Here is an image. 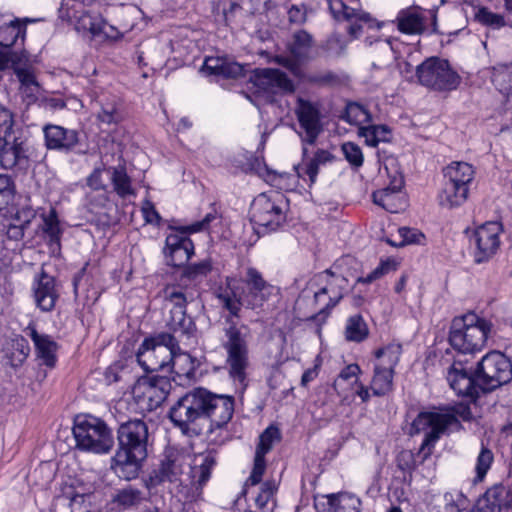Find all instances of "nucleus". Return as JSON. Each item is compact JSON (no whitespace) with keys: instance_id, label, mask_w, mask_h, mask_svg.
Masks as SVG:
<instances>
[{"instance_id":"nucleus-9","label":"nucleus","mask_w":512,"mask_h":512,"mask_svg":"<svg viewBox=\"0 0 512 512\" xmlns=\"http://www.w3.org/2000/svg\"><path fill=\"white\" fill-rule=\"evenodd\" d=\"M73 434L77 447L84 451L106 454L114 446V437L106 423L91 415L76 418Z\"/></svg>"},{"instance_id":"nucleus-7","label":"nucleus","mask_w":512,"mask_h":512,"mask_svg":"<svg viewBox=\"0 0 512 512\" xmlns=\"http://www.w3.org/2000/svg\"><path fill=\"white\" fill-rule=\"evenodd\" d=\"M178 348V341L174 335L160 333L142 342L136 358L146 372L169 371L171 364H174Z\"/></svg>"},{"instance_id":"nucleus-61","label":"nucleus","mask_w":512,"mask_h":512,"mask_svg":"<svg viewBox=\"0 0 512 512\" xmlns=\"http://www.w3.org/2000/svg\"><path fill=\"white\" fill-rule=\"evenodd\" d=\"M217 219V212L214 210L206 214L201 221H196L186 227L183 230L187 233H197L205 231L209 228L210 223Z\"/></svg>"},{"instance_id":"nucleus-47","label":"nucleus","mask_w":512,"mask_h":512,"mask_svg":"<svg viewBox=\"0 0 512 512\" xmlns=\"http://www.w3.org/2000/svg\"><path fill=\"white\" fill-rule=\"evenodd\" d=\"M44 226L43 231L48 235L50 242L59 244L60 238L62 235V230L60 228L59 220L57 217V213L54 209H52L45 217H44Z\"/></svg>"},{"instance_id":"nucleus-38","label":"nucleus","mask_w":512,"mask_h":512,"mask_svg":"<svg viewBox=\"0 0 512 512\" xmlns=\"http://www.w3.org/2000/svg\"><path fill=\"white\" fill-rule=\"evenodd\" d=\"M163 295L173 305L172 309L186 310V305L194 300L193 291L175 285L166 286Z\"/></svg>"},{"instance_id":"nucleus-36","label":"nucleus","mask_w":512,"mask_h":512,"mask_svg":"<svg viewBox=\"0 0 512 512\" xmlns=\"http://www.w3.org/2000/svg\"><path fill=\"white\" fill-rule=\"evenodd\" d=\"M401 354V344L396 342L389 343L375 351L376 362L374 365H383L395 371V367L400 361Z\"/></svg>"},{"instance_id":"nucleus-29","label":"nucleus","mask_w":512,"mask_h":512,"mask_svg":"<svg viewBox=\"0 0 512 512\" xmlns=\"http://www.w3.org/2000/svg\"><path fill=\"white\" fill-rule=\"evenodd\" d=\"M26 35L25 23L17 18L0 14V46L9 48L20 39L23 43Z\"/></svg>"},{"instance_id":"nucleus-26","label":"nucleus","mask_w":512,"mask_h":512,"mask_svg":"<svg viewBox=\"0 0 512 512\" xmlns=\"http://www.w3.org/2000/svg\"><path fill=\"white\" fill-rule=\"evenodd\" d=\"M201 72L207 76L223 78H239L244 74V67L234 61L222 57H206Z\"/></svg>"},{"instance_id":"nucleus-39","label":"nucleus","mask_w":512,"mask_h":512,"mask_svg":"<svg viewBox=\"0 0 512 512\" xmlns=\"http://www.w3.org/2000/svg\"><path fill=\"white\" fill-rule=\"evenodd\" d=\"M329 9L335 18L343 16L346 20H356L369 22L371 15L364 11H358L348 7L342 0H328Z\"/></svg>"},{"instance_id":"nucleus-31","label":"nucleus","mask_w":512,"mask_h":512,"mask_svg":"<svg viewBox=\"0 0 512 512\" xmlns=\"http://www.w3.org/2000/svg\"><path fill=\"white\" fill-rule=\"evenodd\" d=\"M395 371L383 365H374V374L370 383V389L375 396H384L393 390V378Z\"/></svg>"},{"instance_id":"nucleus-53","label":"nucleus","mask_w":512,"mask_h":512,"mask_svg":"<svg viewBox=\"0 0 512 512\" xmlns=\"http://www.w3.org/2000/svg\"><path fill=\"white\" fill-rule=\"evenodd\" d=\"M395 269L396 264L393 260L382 261L373 271L365 277L360 278L359 281L369 284Z\"/></svg>"},{"instance_id":"nucleus-15","label":"nucleus","mask_w":512,"mask_h":512,"mask_svg":"<svg viewBox=\"0 0 512 512\" xmlns=\"http://www.w3.org/2000/svg\"><path fill=\"white\" fill-rule=\"evenodd\" d=\"M316 281L320 288L314 293V300L322 306L320 311L335 307L348 290V280L344 276L335 274L330 270L317 275Z\"/></svg>"},{"instance_id":"nucleus-56","label":"nucleus","mask_w":512,"mask_h":512,"mask_svg":"<svg viewBox=\"0 0 512 512\" xmlns=\"http://www.w3.org/2000/svg\"><path fill=\"white\" fill-rule=\"evenodd\" d=\"M13 199V185L10 177L0 174V211Z\"/></svg>"},{"instance_id":"nucleus-44","label":"nucleus","mask_w":512,"mask_h":512,"mask_svg":"<svg viewBox=\"0 0 512 512\" xmlns=\"http://www.w3.org/2000/svg\"><path fill=\"white\" fill-rule=\"evenodd\" d=\"M342 119L354 125H361L371 120L370 113L361 104L357 102H349L346 105Z\"/></svg>"},{"instance_id":"nucleus-10","label":"nucleus","mask_w":512,"mask_h":512,"mask_svg":"<svg viewBox=\"0 0 512 512\" xmlns=\"http://www.w3.org/2000/svg\"><path fill=\"white\" fill-rule=\"evenodd\" d=\"M286 201L280 192L261 193L250 207V220L258 233L276 231L286 220Z\"/></svg>"},{"instance_id":"nucleus-46","label":"nucleus","mask_w":512,"mask_h":512,"mask_svg":"<svg viewBox=\"0 0 512 512\" xmlns=\"http://www.w3.org/2000/svg\"><path fill=\"white\" fill-rule=\"evenodd\" d=\"M114 189L120 197H126L133 194L130 177L123 167L113 169L111 177Z\"/></svg>"},{"instance_id":"nucleus-24","label":"nucleus","mask_w":512,"mask_h":512,"mask_svg":"<svg viewBox=\"0 0 512 512\" xmlns=\"http://www.w3.org/2000/svg\"><path fill=\"white\" fill-rule=\"evenodd\" d=\"M24 332L31 338L35 346L37 358L40 360L41 364L48 368H53L57 361V343L50 335L39 333L34 324H29L24 329Z\"/></svg>"},{"instance_id":"nucleus-18","label":"nucleus","mask_w":512,"mask_h":512,"mask_svg":"<svg viewBox=\"0 0 512 512\" xmlns=\"http://www.w3.org/2000/svg\"><path fill=\"white\" fill-rule=\"evenodd\" d=\"M216 462L215 450H206L194 454L188 462L187 485H190L196 491H201L209 481Z\"/></svg>"},{"instance_id":"nucleus-28","label":"nucleus","mask_w":512,"mask_h":512,"mask_svg":"<svg viewBox=\"0 0 512 512\" xmlns=\"http://www.w3.org/2000/svg\"><path fill=\"white\" fill-rule=\"evenodd\" d=\"M27 164V155L23 143L14 139L0 137V165L4 169H12L16 166L24 167Z\"/></svg>"},{"instance_id":"nucleus-54","label":"nucleus","mask_w":512,"mask_h":512,"mask_svg":"<svg viewBox=\"0 0 512 512\" xmlns=\"http://www.w3.org/2000/svg\"><path fill=\"white\" fill-rule=\"evenodd\" d=\"M14 122L13 112L7 107L0 105V137L7 138L11 135Z\"/></svg>"},{"instance_id":"nucleus-25","label":"nucleus","mask_w":512,"mask_h":512,"mask_svg":"<svg viewBox=\"0 0 512 512\" xmlns=\"http://www.w3.org/2000/svg\"><path fill=\"white\" fill-rule=\"evenodd\" d=\"M398 30L404 34H422L426 29L425 10L419 6H410L398 12L396 17Z\"/></svg>"},{"instance_id":"nucleus-11","label":"nucleus","mask_w":512,"mask_h":512,"mask_svg":"<svg viewBox=\"0 0 512 512\" xmlns=\"http://www.w3.org/2000/svg\"><path fill=\"white\" fill-rule=\"evenodd\" d=\"M419 84L435 91H452L461 83V77L449 62L438 57H430L416 67Z\"/></svg>"},{"instance_id":"nucleus-27","label":"nucleus","mask_w":512,"mask_h":512,"mask_svg":"<svg viewBox=\"0 0 512 512\" xmlns=\"http://www.w3.org/2000/svg\"><path fill=\"white\" fill-rule=\"evenodd\" d=\"M402 181L398 185L388 186L372 195L373 202L390 213H398L406 206V200L401 192Z\"/></svg>"},{"instance_id":"nucleus-35","label":"nucleus","mask_w":512,"mask_h":512,"mask_svg":"<svg viewBox=\"0 0 512 512\" xmlns=\"http://www.w3.org/2000/svg\"><path fill=\"white\" fill-rule=\"evenodd\" d=\"M168 326L174 333L190 337L196 330V326L191 317L186 315V310L171 309Z\"/></svg>"},{"instance_id":"nucleus-8","label":"nucleus","mask_w":512,"mask_h":512,"mask_svg":"<svg viewBox=\"0 0 512 512\" xmlns=\"http://www.w3.org/2000/svg\"><path fill=\"white\" fill-rule=\"evenodd\" d=\"M443 176L440 205L447 208L461 206L468 198L469 187L475 177L473 166L467 162H452L444 168Z\"/></svg>"},{"instance_id":"nucleus-3","label":"nucleus","mask_w":512,"mask_h":512,"mask_svg":"<svg viewBox=\"0 0 512 512\" xmlns=\"http://www.w3.org/2000/svg\"><path fill=\"white\" fill-rule=\"evenodd\" d=\"M446 380L458 396L475 402L512 380V363L499 351L488 352L475 368L468 359L454 358L446 369Z\"/></svg>"},{"instance_id":"nucleus-41","label":"nucleus","mask_w":512,"mask_h":512,"mask_svg":"<svg viewBox=\"0 0 512 512\" xmlns=\"http://www.w3.org/2000/svg\"><path fill=\"white\" fill-rule=\"evenodd\" d=\"M358 133L371 147H376L380 142H387L390 138V129L386 125L362 126L359 127Z\"/></svg>"},{"instance_id":"nucleus-22","label":"nucleus","mask_w":512,"mask_h":512,"mask_svg":"<svg viewBox=\"0 0 512 512\" xmlns=\"http://www.w3.org/2000/svg\"><path fill=\"white\" fill-rule=\"evenodd\" d=\"M165 244L166 263L170 266L181 267L194 254V244L186 235L170 234L166 237Z\"/></svg>"},{"instance_id":"nucleus-32","label":"nucleus","mask_w":512,"mask_h":512,"mask_svg":"<svg viewBox=\"0 0 512 512\" xmlns=\"http://www.w3.org/2000/svg\"><path fill=\"white\" fill-rule=\"evenodd\" d=\"M506 494L504 486H495L488 489L483 496H481L472 512H501V497Z\"/></svg>"},{"instance_id":"nucleus-52","label":"nucleus","mask_w":512,"mask_h":512,"mask_svg":"<svg viewBox=\"0 0 512 512\" xmlns=\"http://www.w3.org/2000/svg\"><path fill=\"white\" fill-rule=\"evenodd\" d=\"M444 501L445 504L441 512H460L462 509H465L467 503V499L461 493H457L456 495L446 493L444 495Z\"/></svg>"},{"instance_id":"nucleus-33","label":"nucleus","mask_w":512,"mask_h":512,"mask_svg":"<svg viewBox=\"0 0 512 512\" xmlns=\"http://www.w3.org/2000/svg\"><path fill=\"white\" fill-rule=\"evenodd\" d=\"M329 512H360L361 500L350 493L330 494L327 496Z\"/></svg>"},{"instance_id":"nucleus-43","label":"nucleus","mask_w":512,"mask_h":512,"mask_svg":"<svg viewBox=\"0 0 512 512\" xmlns=\"http://www.w3.org/2000/svg\"><path fill=\"white\" fill-rule=\"evenodd\" d=\"M145 496L142 491L132 486L120 490L114 497L113 503L117 505L119 510L129 509L139 505Z\"/></svg>"},{"instance_id":"nucleus-19","label":"nucleus","mask_w":512,"mask_h":512,"mask_svg":"<svg viewBox=\"0 0 512 512\" xmlns=\"http://www.w3.org/2000/svg\"><path fill=\"white\" fill-rule=\"evenodd\" d=\"M68 10H71L68 12V16L77 20V30L88 31L95 37L102 36L109 40H117L121 37L119 30L102 17L92 16L89 12L80 11L74 6Z\"/></svg>"},{"instance_id":"nucleus-64","label":"nucleus","mask_w":512,"mask_h":512,"mask_svg":"<svg viewBox=\"0 0 512 512\" xmlns=\"http://www.w3.org/2000/svg\"><path fill=\"white\" fill-rule=\"evenodd\" d=\"M20 82V87L28 86L30 83H38L33 72L28 68H23L20 66H15L14 72Z\"/></svg>"},{"instance_id":"nucleus-48","label":"nucleus","mask_w":512,"mask_h":512,"mask_svg":"<svg viewBox=\"0 0 512 512\" xmlns=\"http://www.w3.org/2000/svg\"><path fill=\"white\" fill-rule=\"evenodd\" d=\"M475 19L485 25L494 29H499L505 26V19L502 15L491 12L486 7H481L475 13Z\"/></svg>"},{"instance_id":"nucleus-34","label":"nucleus","mask_w":512,"mask_h":512,"mask_svg":"<svg viewBox=\"0 0 512 512\" xmlns=\"http://www.w3.org/2000/svg\"><path fill=\"white\" fill-rule=\"evenodd\" d=\"M101 110L98 119L106 124H116L121 121L120 100L115 95H102L99 99Z\"/></svg>"},{"instance_id":"nucleus-13","label":"nucleus","mask_w":512,"mask_h":512,"mask_svg":"<svg viewBox=\"0 0 512 512\" xmlns=\"http://www.w3.org/2000/svg\"><path fill=\"white\" fill-rule=\"evenodd\" d=\"M187 464L186 457L178 451L165 453L159 464L151 471L145 485L149 491H157L165 484H182L183 467Z\"/></svg>"},{"instance_id":"nucleus-16","label":"nucleus","mask_w":512,"mask_h":512,"mask_svg":"<svg viewBox=\"0 0 512 512\" xmlns=\"http://www.w3.org/2000/svg\"><path fill=\"white\" fill-rule=\"evenodd\" d=\"M501 230L498 222H487L474 231L470 241L475 246L474 261L476 263L487 262L496 254L500 247Z\"/></svg>"},{"instance_id":"nucleus-21","label":"nucleus","mask_w":512,"mask_h":512,"mask_svg":"<svg viewBox=\"0 0 512 512\" xmlns=\"http://www.w3.org/2000/svg\"><path fill=\"white\" fill-rule=\"evenodd\" d=\"M255 85L269 93H293L295 85L287 74L279 69H258L254 75Z\"/></svg>"},{"instance_id":"nucleus-2","label":"nucleus","mask_w":512,"mask_h":512,"mask_svg":"<svg viewBox=\"0 0 512 512\" xmlns=\"http://www.w3.org/2000/svg\"><path fill=\"white\" fill-rule=\"evenodd\" d=\"M235 400L204 387H196L182 395L169 409L173 425L186 435H200L204 429L212 433L232 419Z\"/></svg>"},{"instance_id":"nucleus-4","label":"nucleus","mask_w":512,"mask_h":512,"mask_svg":"<svg viewBox=\"0 0 512 512\" xmlns=\"http://www.w3.org/2000/svg\"><path fill=\"white\" fill-rule=\"evenodd\" d=\"M118 449L112 469L122 479H135L147 457L148 427L141 419L123 422L117 430Z\"/></svg>"},{"instance_id":"nucleus-51","label":"nucleus","mask_w":512,"mask_h":512,"mask_svg":"<svg viewBox=\"0 0 512 512\" xmlns=\"http://www.w3.org/2000/svg\"><path fill=\"white\" fill-rule=\"evenodd\" d=\"M243 283L245 288H268L274 287L272 284L268 283L262 276L261 272H259L254 267H249L246 270L245 277L243 279Z\"/></svg>"},{"instance_id":"nucleus-45","label":"nucleus","mask_w":512,"mask_h":512,"mask_svg":"<svg viewBox=\"0 0 512 512\" xmlns=\"http://www.w3.org/2000/svg\"><path fill=\"white\" fill-rule=\"evenodd\" d=\"M494 461L493 452L485 446H482L475 464L476 476L473 479L474 483L482 482L486 477L491 465Z\"/></svg>"},{"instance_id":"nucleus-62","label":"nucleus","mask_w":512,"mask_h":512,"mask_svg":"<svg viewBox=\"0 0 512 512\" xmlns=\"http://www.w3.org/2000/svg\"><path fill=\"white\" fill-rule=\"evenodd\" d=\"M35 217V210L29 206H25L16 212L14 221L20 224L21 226L27 228Z\"/></svg>"},{"instance_id":"nucleus-50","label":"nucleus","mask_w":512,"mask_h":512,"mask_svg":"<svg viewBox=\"0 0 512 512\" xmlns=\"http://www.w3.org/2000/svg\"><path fill=\"white\" fill-rule=\"evenodd\" d=\"M342 153L349 164L355 168L363 165L364 157L361 148L353 142H345L341 146Z\"/></svg>"},{"instance_id":"nucleus-63","label":"nucleus","mask_w":512,"mask_h":512,"mask_svg":"<svg viewBox=\"0 0 512 512\" xmlns=\"http://www.w3.org/2000/svg\"><path fill=\"white\" fill-rule=\"evenodd\" d=\"M142 214L146 223L159 225L161 217L151 201H145L142 206Z\"/></svg>"},{"instance_id":"nucleus-59","label":"nucleus","mask_w":512,"mask_h":512,"mask_svg":"<svg viewBox=\"0 0 512 512\" xmlns=\"http://www.w3.org/2000/svg\"><path fill=\"white\" fill-rule=\"evenodd\" d=\"M402 240L399 243L400 246L406 244H419L424 239V235L417 229L409 227H401L398 230Z\"/></svg>"},{"instance_id":"nucleus-37","label":"nucleus","mask_w":512,"mask_h":512,"mask_svg":"<svg viewBox=\"0 0 512 512\" xmlns=\"http://www.w3.org/2000/svg\"><path fill=\"white\" fill-rule=\"evenodd\" d=\"M344 335L347 341L356 343H360L368 337L369 328L361 315H353L347 319Z\"/></svg>"},{"instance_id":"nucleus-14","label":"nucleus","mask_w":512,"mask_h":512,"mask_svg":"<svg viewBox=\"0 0 512 512\" xmlns=\"http://www.w3.org/2000/svg\"><path fill=\"white\" fill-rule=\"evenodd\" d=\"M31 295L35 306L40 311L51 312L60 298L61 284L42 266L33 277Z\"/></svg>"},{"instance_id":"nucleus-30","label":"nucleus","mask_w":512,"mask_h":512,"mask_svg":"<svg viewBox=\"0 0 512 512\" xmlns=\"http://www.w3.org/2000/svg\"><path fill=\"white\" fill-rule=\"evenodd\" d=\"M334 160V156L327 150L318 149L314 156L303 165L296 168L299 177L308 176L310 185L317 179L320 165H325Z\"/></svg>"},{"instance_id":"nucleus-6","label":"nucleus","mask_w":512,"mask_h":512,"mask_svg":"<svg viewBox=\"0 0 512 512\" xmlns=\"http://www.w3.org/2000/svg\"><path fill=\"white\" fill-rule=\"evenodd\" d=\"M470 421L473 418L471 408L467 404L459 403L454 405L447 412H422L413 421L412 428L416 433L424 432L425 437L420 446L418 454H422V460L427 459L445 430L458 422Z\"/></svg>"},{"instance_id":"nucleus-20","label":"nucleus","mask_w":512,"mask_h":512,"mask_svg":"<svg viewBox=\"0 0 512 512\" xmlns=\"http://www.w3.org/2000/svg\"><path fill=\"white\" fill-rule=\"evenodd\" d=\"M170 383L165 377H153L139 381L134 387V394L137 398L147 402V408L152 410L159 407L167 398L170 390Z\"/></svg>"},{"instance_id":"nucleus-49","label":"nucleus","mask_w":512,"mask_h":512,"mask_svg":"<svg viewBox=\"0 0 512 512\" xmlns=\"http://www.w3.org/2000/svg\"><path fill=\"white\" fill-rule=\"evenodd\" d=\"M278 438L279 431L276 427L270 426L266 428L259 437L255 454L265 457V454L271 450L274 441Z\"/></svg>"},{"instance_id":"nucleus-40","label":"nucleus","mask_w":512,"mask_h":512,"mask_svg":"<svg viewBox=\"0 0 512 512\" xmlns=\"http://www.w3.org/2000/svg\"><path fill=\"white\" fill-rule=\"evenodd\" d=\"M277 489L278 486L274 480L265 481L261 485L260 491L255 498V503L262 512H273L275 507L274 496Z\"/></svg>"},{"instance_id":"nucleus-23","label":"nucleus","mask_w":512,"mask_h":512,"mask_svg":"<svg viewBox=\"0 0 512 512\" xmlns=\"http://www.w3.org/2000/svg\"><path fill=\"white\" fill-rule=\"evenodd\" d=\"M43 133L45 145L50 150L71 152L79 144L78 132L60 125L47 124L43 127Z\"/></svg>"},{"instance_id":"nucleus-5","label":"nucleus","mask_w":512,"mask_h":512,"mask_svg":"<svg viewBox=\"0 0 512 512\" xmlns=\"http://www.w3.org/2000/svg\"><path fill=\"white\" fill-rule=\"evenodd\" d=\"M492 328L491 321L475 313L454 318L448 340L451 347L460 353L456 358L466 359V354L482 351L492 333Z\"/></svg>"},{"instance_id":"nucleus-42","label":"nucleus","mask_w":512,"mask_h":512,"mask_svg":"<svg viewBox=\"0 0 512 512\" xmlns=\"http://www.w3.org/2000/svg\"><path fill=\"white\" fill-rule=\"evenodd\" d=\"M30 353L28 341L22 337H16L11 341L10 348L7 352V358L12 367L21 366Z\"/></svg>"},{"instance_id":"nucleus-55","label":"nucleus","mask_w":512,"mask_h":512,"mask_svg":"<svg viewBox=\"0 0 512 512\" xmlns=\"http://www.w3.org/2000/svg\"><path fill=\"white\" fill-rule=\"evenodd\" d=\"M396 464L403 473L411 474L416 468L414 453L411 450H402L396 457Z\"/></svg>"},{"instance_id":"nucleus-60","label":"nucleus","mask_w":512,"mask_h":512,"mask_svg":"<svg viewBox=\"0 0 512 512\" xmlns=\"http://www.w3.org/2000/svg\"><path fill=\"white\" fill-rule=\"evenodd\" d=\"M21 57L9 50L0 51V71H5L12 68L15 71V66H20Z\"/></svg>"},{"instance_id":"nucleus-12","label":"nucleus","mask_w":512,"mask_h":512,"mask_svg":"<svg viewBox=\"0 0 512 512\" xmlns=\"http://www.w3.org/2000/svg\"><path fill=\"white\" fill-rule=\"evenodd\" d=\"M313 36L305 30L292 33L286 44L288 54L276 55L274 61L297 77L302 76L301 66L312 58Z\"/></svg>"},{"instance_id":"nucleus-58","label":"nucleus","mask_w":512,"mask_h":512,"mask_svg":"<svg viewBox=\"0 0 512 512\" xmlns=\"http://www.w3.org/2000/svg\"><path fill=\"white\" fill-rule=\"evenodd\" d=\"M211 270L212 263L210 260L206 259L188 266L185 270V274L189 278L196 279L198 277L206 276L211 272Z\"/></svg>"},{"instance_id":"nucleus-1","label":"nucleus","mask_w":512,"mask_h":512,"mask_svg":"<svg viewBox=\"0 0 512 512\" xmlns=\"http://www.w3.org/2000/svg\"><path fill=\"white\" fill-rule=\"evenodd\" d=\"M278 293L277 287L242 288L237 280L227 276L214 290V296L220 306L229 312L225 319L224 340L222 346L226 351V365L230 377L245 388L246 370L249 366L248 326L238 325L233 317L239 318L242 307L251 310L261 309L272 295Z\"/></svg>"},{"instance_id":"nucleus-17","label":"nucleus","mask_w":512,"mask_h":512,"mask_svg":"<svg viewBox=\"0 0 512 512\" xmlns=\"http://www.w3.org/2000/svg\"><path fill=\"white\" fill-rule=\"evenodd\" d=\"M295 115L303 130L300 137L303 143L313 145L323 130L319 105L303 98H298Z\"/></svg>"},{"instance_id":"nucleus-57","label":"nucleus","mask_w":512,"mask_h":512,"mask_svg":"<svg viewBox=\"0 0 512 512\" xmlns=\"http://www.w3.org/2000/svg\"><path fill=\"white\" fill-rule=\"evenodd\" d=\"M266 469L265 457L255 454L254 465L250 477L247 480V484L255 486L262 480L263 474Z\"/></svg>"}]
</instances>
